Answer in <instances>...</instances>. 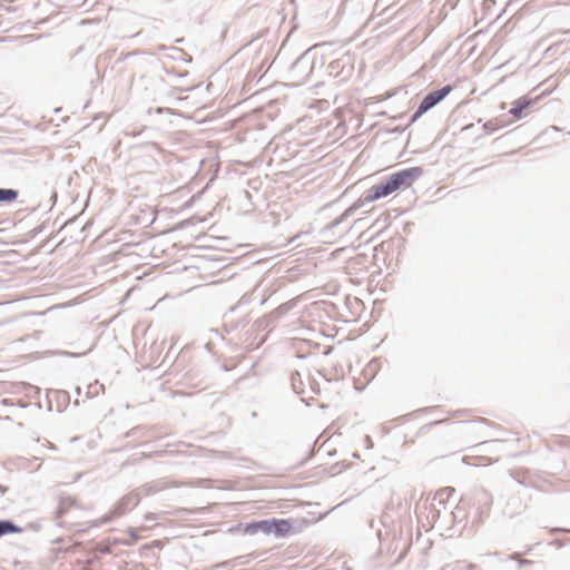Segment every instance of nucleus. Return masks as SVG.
I'll return each mask as SVG.
<instances>
[{"instance_id":"obj_1","label":"nucleus","mask_w":570,"mask_h":570,"mask_svg":"<svg viewBox=\"0 0 570 570\" xmlns=\"http://www.w3.org/2000/svg\"><path fill=\"white\" fill-rule=\"evenodd\" d=\"M422 175L420 167H411L393 173L385 181L372 186L365 195V200L374 202L386 197L400 189L412 187L415 180Z\"/></svg>"},{"instance_id":"obj_7","label":"nucleus","mask_w":570,"mask_h":570,"mask_svg":"<svg viewBox=\"0 0 570 570\" xmlns=\"http://www.w3.org/2000/svg\"><path fill=\"white\" fill-rule=\"evenodd\" d=\"M20 529L10 521H0V537L19 532Z\"/></svg>"},{"instance_id":"obj_3","label":"nucleus","mask_w":570,"mask_h":570,"mask_svg":"<svg viewBox=\"0 0 570 570\" xmlns=\"http://www.w3.org/2000/svg\"><path fill=\"white\" fill-rule=\"evenodd\" d=\"M244 532L249 535H254L257 532L271 534V521L262 520V521L248 523L245 525Z\"/></svg>"},{"instance_id":"obj_6","label":"nucleus","mask_w":570,"mask_h":570,"mask_svg":"<svg viewBox=\"0 0 570 570\" xmlns=\"http://www.w3.org/2000/svg\"><path fill=\"white\" fill-rule=\"evenodd\" d=\"M18 191L13 189L0 188V203H12L17 199Z\"/></svg>"},{"instance_id":"obj_4","label":"nucleus","mask_w":570,"mask_h":570,"mask_svg":"<svg viewBox=\"0 0 570 570\" xmlns=\"http://www.w3.org/2000/svg\"><path fill=\"white\" fill-rule=\"evenodd\" d=\"M292 530V524L288 520H271V533L277 537H285Z\"/></svg>"},{"instance_id":"obj_5","label":"nucleus","mask_w":570,"mask_h":570,"mask_svg":"<svg viewBox=\"0 0 570 570\" xmlns=\"http://www.w3.org/2000/svg\"><path fill=\"white\" fill-rule=\"evenodd\" d=\"M531 100L527 98H520L513 104V107L509 112L513 116L514 119H520L523 116L524 110L529 108Z\"/></svg>"},{"instance_id":"obj_2","label":"nucleus","mask_w":570,"mask_h":570,"mask_svg":"<svg viewBox=\"0 0 570 570\" xmlns=\"http://www.w3.org/2000/svg\"><path fill=\"white\" fill-rule=\"evenodd\" d=\"M452 90L451 86H445L440 90L430 92L424 97L421 105L419 106V109L414 114L413 120H416L419 117H421L424 112H426L429 109L434 107L438 102H440L443 98H445Z\"/></svg>"}]
</instances>
